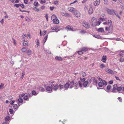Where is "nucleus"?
<instances>
[{"mask_svg":"<svg viewBox=\"0 0 124 124\" xmlns=\"http://www.w3.org/2000/svg\"><path fill=\"white\" fill-rule=\"evenodd\" d=\"M117 85L116 84H115L113 86L112 92L114 93L115 92V90H117Z\"/></svg>","mask_w":124,"mask_h":124,"instance_id":"9d476101","label":"nucleus"},{"mask_svg":"<svg viewBox=\"0 0 124 124\" xmlns=\"http://www.w3.org/2000/svg\"><path fill=\"white\" fill-rule=\"evenodd\" d=\"M108 24L109 26V30L110 31H111L113 29L112 23L111 21L110 20H108Z\"/></svg>","mask_w":124,"mask_h":124,"instance_id":"f03ea898","label":"nucleus"},{"mask_svg":"<svg viewBox=\"0 0 124 124\" xmlns=\"http://www.w3.org/2000/svg\"><path fill=\"white\" fill-rule=\"evenodd\" d=\"M93 36L97 39H100L101 37L100 36L97 35H94Z\"/></svg>","mask_w":124,"mask_h":124,"instance_id":"49530a36","label":"nucleus"},{"mask_svg":"<svg viewBox=\"0 0 124 124\" xmlns=\"http://www.w3.org/2000/svg\"><path fill=\"white\" fill-rule=\"evenodd\" d=\"M105 71L107 73L110 74H113L114 72L112 70L110 69H109L107 68H106L105 69Z\"/></svg>","mask_w":124,"mask_h":124,"instance_id":"423d86ee","label":"nucleus"},{"mask_svg":"<svg viewBox=\"0 0 124 124\" xmlns=\"http://www.w3.org/2000/svg\"><path fill=\"white\" fill-rule=\"evenodd\" d=\"M105 30H106V31H108L109 32H111V31H110V30H109V28H108V27H105Z\"/></svg>","mask_w":124,"mask_h":124,"instance_id":"864d4df0","label":"nucleus"},{"mask_svg":"<svg viewBox=\"0 0 124 124\" xmlns=\"http://www.w3.org/2000/svg\"><path fill=\"white\" fill-rule=\"evenodd\" d=\"M73 14H74V16L75 17H79L81 15L80 12L78 11L77 10H76V11H75V13Z\"/></svg>","mask_w":124,"mask_h":124,"instance_id":"39448f33","label":"nucleus"},{"mask_svg":"<svg viewBox=\"0 0 124 124\" xmlns=\"http://www.w3.org/2000/svg\"><path fill=\"white\" fill-rule=\"evenodd\" d=\"M4 84L3 83L1 84L0 85V89H1L2 87L4 86Z\"/></svg>","mask_w":124,"mask_h":124,"instance_id":"bf43d9fd","label":"nucleus"},{"mask_svg":"<svg viewBox=\"0 0 124 124\" xmlns=\"http://www.w3.org/2000/svg\"><path fill=\"white\" fill-rule=\"evenodd\" d=\"M17 101L19 103H22L23 102V100L22 98H20L18 99Z\"/></svg>","mask_w":124,"mask_h":124,"instance_id":"c85d7f7f","label":"nucleus"},{"mask_svg":"<svg viewBox=\"0 0 124 124\" xmlns=\"http://www.w3.org/2000/svg\"><path fill=\"white\" fill-rule=\"evenodd\" d=\"M121 9L122 10H124V4L123 3H122L120 5Z\"/></svg>","mask_w":124,"mask_h":124,"instance_id":"7c9ffc66","label":"nucleus"},{"mask_svg":"<svg viewBox=\"0 0 124 124\" xmlns=\"http://www.w3.org/2000/svg\"><path fill=\"white\" fill-rule=\"evenodd\" d=\"M74 84V87H75V89H78V87H77V86L78 85V82L77 81H75Z\"/></svg>","mask_w":124,"mask_h":124,"instance_id":"a211bd4d","label":"nucleus"},{"mask_svg":"<svg viewBox=\"0 0 124 124\" xmlns=\"http://www.w3.org/2000/svg\"><path fill=\"white\" fill-rule=\"evenodd\" d=\"M64 88L66 89V90H67L68 88H69V84L68 83H66L64 85Z\"/></svg>","mask_w":124,"mask_h":124,"instance_id":"f3484780","label":"nucleus"},{"mask_svg":"<svg viewBox=\"0 0 124 124\" xmlns=\"http://www.w3.org/2000/svg\"><path fill=\"white\" fill-rule=\"evenodd\" d=\"M113 14H114L119 19H120L121 18L118 15V14L115 11H114V12Z\"/></svg>","mask_w":124,"mask_h":124,"instance_id":"b1692460","label":"nucleus"},{"mask_svg":"<svg viewBox=\"0 0 124 124\" xmlns=\"http://www.w3.org/2000/svg\"><path fill=\"white\" fill-rule=\"evenodd\" d=\"M86 75V74L85 73L83 72L82 73V75L83 77L85 76Z\"/></svg>","mask_w":124,"mask_h":124,"instance_id":"a18cd8bd","label":"nucleus"},{"mask_svg":"<svg viewBox=\"0 0 124 124\" xmlns=\"http://www.w3.org/2000/svg\"><path fill=\"white\" fill-rule=\"evenodd\" d=\"M74 82L73 81H72L69 84V88H71L73 87Z\"/></svg>","mask_w":124,"mask_h":124,"instance_id":"4468645a","label":"nucleus"},{"mask_svg":"<svg viewBox=\"0 0 124 124\" xmlns=\"http://www.w3.org/2000/svg\"><path fill=\"white\" fill-rule=\"evenodd\" d=\"M101 23V22L100 21H98L97 22H96L94 25L97 26L99 25H100Z\"/></svg>","mask_w":124,"mask_h":124,"instance_id":"c9c22d12","label":"nucleus"},{"mask_svg":"<svg viewBox=\"0 0 124 124\" xmlns=\"http://www.w3.org/2000/svg\"><path fill=\"white\" fill-rule=\"evenodd\" d=\"M64 87L63 85H55V91H56L58 88L60 89Z\"/></svg>","mask_w":124,"mask_h":124,"instance_id":"0eeeda50","label":"nucleus"},{"mask_svg":"<svg viewBox=\"0 0 124 124\" xmlns=\"http://www.w3.org/2000/svg\"><path fill=\"white\" fill-rule=\"evenodd\" d=\"M104 3L106 5H108V0H104Z\"/></svg>","mask_w":124,"mask_h":124,"instance_id":"8fccbe9b","label":"nucleus"},{"mask_svg":"<svg viewBox=\"0 0 124 124\" xmlns=\"http://www.w3.org/2000/svg\"><path fill=\"white\" fill-rule=\"evenodd\" d=\"M15 101H10V104L11 105H12L15 102Z\"/></svg>","mask_w":124,"mask_h":124,"instance_id":"e2e57ef3","label":"nucleus"},{"mask_svg":"<svg viewBox=\"0 0 124 124\" xmlns=\"http://www.w3.org/2000/svg\"><path fill=\"white\" fill-rule=\"evenodd\" d=\"M65 29L67 30V31L69 30L72 31L73 29V28L69 25H68L65 28Z\"/></svg>","mask_w":124,"mask_h":124,"instance_id":"ddd939ff","label":"nucleus"},{"mask_svg":"<svg viewBox=\"0 0 124 124\" xmlns=\"http://www.w3.org/2000/svg\"><path fill=\"white\" fill-rule=\"evenodd\" d=\"M82 25L83 26L87 29L89 28L90 27V25H89L88 23L85 21H84L83 22Z\"/></svg>","mask_w":124,"mask_h":124,"instance_id":"20e7f679","label":"nucleus"},{"mask_svg":"<svg viewBox=\"0 0 124 124\" xmlns=\"http://www.w3.org/2000/svg\"><path fill=\"white\" fill-rule=\"evenodd\" d=\"M68 11L73 13H75V11H76V9L73 7H69L68 8Z\"/></svg>","mask_w":124,"mask_h":124,"instance_id":"7ed1b4c3","label":"nucleus"},{"mask_svg":"<svg viewBox=\"0 0 124 124\" xmlns=\"http://www.w3.org/2000/svg\"><path fill=\"white\" fill-rule=\"evenodd\" d=\"M46 33V31H43V35L44 36L45 35Z\"/></svg>","mask_w":124,"mask_h":124,"instance_id":"338daca9","label":"nucleus"},{"mask_svg":"<svg viewBox=\"0 0 124 124\" xmlns=\"http://www.w3.org/2000/svg\"><path fill=\"white\" fill-rule=\"evenodd\" d=\"M24 96L23 97V99L24 100H27L28 98V96L27 95H26L25 96Z\"/></svg>","mask_w":124,"mask_h":124,"instance_id":"09e8293b","label":"nucleus"},{"mask_svg":"<svg viewBox=\"0 0 124 124\" xmlns=\"http://www.w3.org/2000/svg\"><path fill=\"white\" fill-rule=\"evenodd\" d=\"M8 98L9 100H12L13 99V97L12 96H8Z\"/></svg>","mask_w":124,"mask_h":124,"instance_id":"774afa93","label":"nucleus"},{"mask_svg":"<svg viewBox=\"0 0 124 124\" xmlns=\"http://www.w3.org/2000/svg\"><path fill=\"white\" fill-rule=\"evenodd\" d=\"M31 53V51L30 50H28L27 52V54L28 55H30Z\"/></svg>","mask_w":124,"mask_h":124,"instance_id":"79ce46f5","label":"nucleus"},{"mask_svg":"<svg viewBox=\"0 0 124 124\" xmlns=\"http://www.w3.org/2000/svg\"><path fill=\"white\" fill-rule=\"evenodd\" d=\"M122 90V88L121 87H117V90L119 92Z\"/></svg>","mask_w":124,"mask_h":124,"instance_id":"ea45409f","label":"nucleus"},{"mask_svg":"<svg viewBox=\"0 0 124 124\" xmlns=\"http://www.w3.org/2000/svg\"><path fill=\"white\" fill-rule=\"evenodd\" d=\"M58 27L57 26H55V31L57 32L60 30L58 29Z\"/></svg>","mask_w":124,"mask_h":124,"instance_id":"c756f323","label":"nucleus"},{"mask_svg":"<svg viewBox=\"0 0 124 124\" xmlns=\"http://www.w3.org/2000/svg\"><path fill=\"white\" fill-rule=\"evenodd\" d=\"M111 88V85H108L107 87V90L108 91L110 90Z\"/></svg>","mask_w":124,"mask_h":124,"instance_id":"f704fd0d","label":"nucleus"},{"mask_svg":"<svg viewBox=\"0 0 124 124\" xmlns=\"http://www.w3.org/2000/svg\"><path fill=\"white\" fill-rule=\"evenodd\" d=\"M85 32V31L84 30H82L80 31L79 33L81 34H84Z\"/></svg>","mask_w":124,"mask_h":124,"instance_id":"c03bdc74","label":"nucleus"},{"mask_svg":"<svg viewBox=\"0 0 124 124\" xmlns=\"http://www.w3.org/2000/svg\"><path fill=\"white\" fill-rule=\"evenodd\" d=\"M59 21L56 16L55 15V24H58L59 23Z\"/></svg>","mask_w":124,"mask_h":124,"instance_id":"2eb2a0df","label":"nucleus"},{"mask_svg":"<svg viewBox=\"0 0 124 124\" xmlns=\"http://www.w3.org/2000/svg\"><path fill=\"white\" fill-rule=\"evenodd\" d=\"M114 11L115 10H111L108 9L107 10V11L109 14L111 15H112L113 14L114 12Z\"/></svg>","mask_w":124,"mask_h":124,"instance_id":"f8f14e48","label":"nucleus"},{"mask_svg":"<svg viewBox=\"0 0 124 124\" xmlns=\"http://www.w3.org/2000/svg\"><path fill=\"white\" fill-rule=\"evenodd\" d=\"M93 81L96 84L97 83V80L95 78H93Z\"/></svg>","mask_w":124,"mask_h":124,"instance_id":"a19ab883","label":"nucleus"},{"mask_svg":"<svg viewBox=\"0 0 124 124\" xmlns=\"http://www.w3.org/2000/svg\"><path fill=\"white\" fill-rule=\"evenodd\" d=\"M52 88L51 87L47 86L46 88V90L47 91H51L52 90Z\"/></svg>","mask_w":124,"mask_h":124,"instance_id":"aec40b11","label":"nucleus"},{"mask_svg":"<svg viewBox=\"0 0 124 124\" xmlns=\"http://www.w3.org/2000/svg\"><path fill=\"white\" fill-rule=\"evenodd\" d=\"M55 59L56 60L59 61H62V58L58 56L56 57H55Z\"/></svg>","mask_w":124,"mask_h":124,"instance_id":"4be33fe9","label":"nucleus"},{"mask_svg":"<svg viewBox=\"0 0 124 124\" xmlns=\"http://www.w3.org/2000/svg\"><path fill=\"white\" fill-rule=\"evenodd\" d=\"M88 6L87 4H85L84 7V8L85 11H86L88 9Z\"/></svg>","mask_w":124,"mask_h":124,"instance_id":"412c9836","label":"nucleus"},{"mask_svg":"<svg viewBox=\"0 0 124 124\" xmlns=\"http://www.w3.org/2000/svg\"><path fill=\"white\" fill-rule=\"evenodd\" d=\"M100 3V0H97L95 1H94L93 2V5L95 6H98Z\"/></svg>","mask_w":124,"mask_h":124,"instance_id":"6e6552de","label":"nucleus"},{"mask_svg":"<svg viewBox=\"0 0 124 124\" xmlns=\"http://www.w3.org/2000/svg\"><path fill=\"white\" fill-rule=\"evenodd\" d=\"M20 4H15L14 5V6L15 7H16L17 8H18L20 6Z\"/></svg>","mask_w":124,"mask_h":124,"instance_id":"5fc2aeb1","label":"nucleus"},{"mask_svg":"<svg viewBox=\"0 0 124 124\" xmlns=\"http://www.w3.org/2000/svg\"><path fill=\"white\" fill-rule=\"evenodd\" d=\"M32 20V18L26 17V20L28 21H30Z\"/></svg>","mask_w":124,"mask_h":124,"instance_id":"473e14b6","label":"nucleus"},{"mask_svg":"<svg viewBox=\"0 0 124 124\" xmlns=\"http://www.w3.org/2000/svg\"><path fill=\"white\" fill-rule=\"evenodd\" d=\"M25 93H24L21 94L19 95V97L20 98L22 97H23V96H24L25 95Z\"/></svg>","mask_w":124,"mask_h":124,"instance_id":"37998d69","label":"nucleus"},{"mask_svg":"<svg viewBox=\"0 0 124 124\" xmlns=\"http://www.w3.org/2000/svg\"><path fill=\"white\" fill-rule=\"evenodd\" d=\"M61 15L63 16H65L66 13H65L63 12H61Z\"/></svg>","mask_w":124,"mask_h":124,"instance_id":"680f3d73","label":"nucleus"},{"mask_svg":"<svg viewBox=\"0 0 124 124\" xmlns=\"http://www.w3.org/2000/svg\"><path fill=\"white\" fill-rule=\"evenodd\" d=\"M55 5H56V7L55 6V8H57L58 7V2L57 1H55Z\"/></svg>","mask_w":124,"mask_h":124,"instance_id":"a878e982","label":"nucleus"},{"mask_svg":"<svg viewBox=\"0 0 124 124\" xmlns=\"http://www.w3.org/2000/svg\"><path fill=\"white\" fill-rule=\"evenodd\" d=\"M51 19L52 20V21L54 23V15H53L51 17Z\"/></svg>","mask_w":124,"mask_h":124,"instance_id":"e433bc0d","label":"nucleus"},{"mask_svg":"<svg viewBox=\"0 0 124 124\" xmlns=\"http://www.w3.org/2000/svg\"><path fill=\"white\" fill-rule=\"evenodd\" d=\"M99 86L100 87H102L103 85L102 84V83L101 82H99L98 83Z\"/></svg>","mask_w":124,"mask_h":124,"instance_id":"72a5a7b5","label":"nucleus"},{"mask_svg":"<svg viewBox=\"0 0 124 124\" xmlns=\"http://www.w3.org/2000/svg\"><path fill=\"white\" fill-rule=\"evenodd\" d=\"M39 89L40 91H41L42 92H44L45 91V89L41 87H39Z\"/></svg>","mask_w":124,"mask_h":124,"instance_id":"bb28decb","label":"nucleus"},{"mask_svg":"<svg viewBox=\"0 0 124 124\" xmlns=\"http://www.w3.org/2000/svg\"><path fill=\"white\" fill-rule=\"evenodd\" d=\"M103 85H106L107 84V83L104 80H102L101 81Z\"/></svg>","mask_w":124,"mask_h":124,"instance_id":"cd10ccee","label":"nucleus"},{"mask_svg":"<svg viewBox=\"0 0 124 124\" xmlns=\"http://www.w3.org/2000/svg\"><path fill=\"white\" fill-rule=\"evenodd\" d=\"M97 31L98 32H101L104 31V29L102 28H99L97 30Z\"/></svg>","mask_w":124,"mask_h":124,"instance_id":"5701e85b","label":"nucleus"},{"mask_svg":"<svg viewBox=\"0 0 124 124\" xmlns=\"http://www.w3.org/2000/svg\"><path fill=\"white\" fill-rule=\"evenodd\" d=\"M71 15L69 13H66L65 16L70 17Z\"/></svg>","mask_w":124,"mask_h":124,"instance_id":"6e6d98bb","label":"nucleus"},{"mask_svg":"<svg viewBox=\"0 0 124 124\" xmlns=\"http://www.w3.org/2000/svg\"><path fill=\"white\" fill-rule=\"evenodd\" d=\"M93 7L92 6H91L90 7V8L88 10V13L89 15H91L93 13Z\"/></svg>","mask_w":124,"mask_h":124,"instance_id":"1a4fd4ad","label":"nucleus"},{"mask_svg":"<svg viewBox=\"0 0 124 124\" xmlns=\"http://www.w3.org/2000/svg\"><path fill=\"white\" fill-rule=\"evenodd\" d=\"M80 49L82 51L85 52L88 50V48L86 47H83L81 48Z\"/></svg>","mask_w":124,"mask_h":124,"instance_id":"dca6fc26","label":"nucleus"},{"mask_svg":"<svg viewBox=\"0 0 124 124\" xmlns=\"http://www.w3.org/2000/svg\"><path fill=\"white\" fill-rule=\"evenodd\" d=\"M13 107L14 109H17V105L16 104H13Z\"/></svg>","mask_w":124,"mask_h":124,"instance_id":"393cba45","label":"nucleus"},{"mask_svg":"<svg viewBox=\"0 0 124 124\" xmlns=\"http://www.w3.org/2000/svg\"><path fill=\"white\" fill-rule=\"evenodd\" d=\"M107 57L106 56L103 55L102 59V61L103 62H105L106 60Z\"/></svg>","mask_w":124,"mask_h":124,"instance_id":"6ab92c4d","label":"nucleus"},{"mask_svg":"<svg viewBox=\"0 0 124 124\" xmlns=\"http://www.w3.org/2000/svg\"><path fill=\"white\" fill-rule=\"evenodd\" d=\"M92 24L93 26H94L96 21V19L95 17H93L92 19Z\"/></svg>","mask_w":124,"mask_h":124,"instance_id":"9b49d317","label":"nucleus"},{"mask_svg":"<svg viewBox=\"0 0 124 124\" xmlns=\"http://www.w3.org/2000/svg\"><path fill=\"white\" fill-rule=\"evenodd\" d=\"M48 35L45 36L44 39L43 41L44 43H45L46 40L47 39V38Z\"/></svg>","mask_w":124,"mask_h":124,"instance_id":"4c0bfd02","label":"nucleus"},{"mask_svg":"<svg viewBox=\"0 0 124 124\" xmlns=\"http://www.w3.org/2000/svg\"><path fill=\"white\" fill-rule=\"evenodd\" d=\"M105 67V66L104 64H102L101 65L100 67L101 68H103L104 67Z\"/></svg>","mask_w":124,"mask_h":124,"instance_id":"4d7b16f0","label":"nucleus"},{"mask_svg":"<svg viewBox=\"0 0 124 124\" xmlns=\"http://www.w3.org/2000/svg\"><path fill=\"white\" fill-rule=\"evenodd\" d=\"M27 49L25 48H23L21 49V51L23 52H25L26 51Z\"/></svg>","mask_w":124,"mask_h":124,"instance_id":"58836bf2","label":"nucleus"},{"mask_svg":"<svg viewBox=\"0 0 124 124\" xmlns=\"http://www.w3.org/2000/svg\"><path fill=\"white\" fill-rule=\"evenodd\" d=\"M82 52L83 51H82V50L81 51H78V53L80 55L82 54L83 53Z\"/></svg>","mask_w":124,"mask_h":124,"instance_id":"13d9d810","label":"nucleus"},{"mask_svg":"<svg viewBox=\"0 0 124 124\" xmlns=\"http://www.w3.org/2000/svg\"><path fill=\"white\" fill-rule=\"evenodd\" d=\"M9 112L11 114L13 113V110L12 109H9Z\"/></svg>","mask_w":124,"mask_h":124,"instance_id":"de8ad7c7","label":"nucleus"},{"mask_svg":"<svg viewBox=\"0 0 124 124\" xmlns=\"http://www.w3.org/2000/svg\"><path fill=\"white\" fill-rule=\"evenodd\" d=\"M80 80L78 82V84L79 87H81L82 85L83 86L85 87L88 86L92 82V80L90 78H88L86 81H85V78H80Z\"/></svg>","mask_w":124,"mask_h":124,"instance_id":"f257e3e1","label":"nucleus"},{"mask_svg":"<svg viewBox=\"0 0 124 124\" xmlns=\"http://www.w3.org/2000/svg\"><path fill=\"white\" fill-rule=\"evenodd\" d=\"M118 100L120 101V102H122V100L121 99V98L120 97H118Z\"/></svg>","mask_w":124,"mask_h":124,"instance_id":"69168bd1","label":"nucleus"},{"mask_svg":"<svg viewBox=\"0 0 124 124\" xmlns=\"http://www.w3.org/2000/svg\"><path fill=\"white\" fill-rule=\"evenodd\" d=\"M32 93L33 95H36L37 94L36 93V92L35 91H33L32 92Z\"/></svg>","mask_w":124,"mask_h":124,"instance_id":"3c124183","label":"nucleus"},{"mask_svg":"<svg viewBox=\"0 0 124 124\" xmlns=\"http://www.w3.org/2000/svg\"><path fill=\"white\" fill-rule=\"evenodd\" d=\"M28 44L27 42L26 41H25L23 43V45L24 46Z\"/></svg>","mask_w":124,"mask_h":124,"instance_id":"0e129e2a","label":"nucleus"},{"mask_svg":"<svg viewBox=\"0 0 124 124\" xmlns=\"http://www.w3.org/2000/svg\"><path fill=\"white\" fill-rule=\"evenodd\" d=\"M34 5L36 6H38V2L37 0H36L35 1L34 3Z\"/></svg>","mask_w":124,"mask_h":124,"instance_id":"2f4dec72","label":"nucleus"},{"mask_svg":"<svg viewBox=\"0 0 124 124\" xmlns=\"http://www.w3.org/2000/svg\"><path fill=\"white\" fill-rule=\"evenodd\" d=\"M9 117H6L5 118V120L6 121H8L9 120Z\"/></svg>","mask_w":124,"mask_h":124,"instance_id":"052dcab7","label":"nucleus"},{"mask_svg":"<svg viewBox=\"0 0 124 124\" xmlns=\"http://www.w3.org/2000/svg\"><path fill=\"white\" fill-rule=\"evenodd\" d=\"M119 61L120 62H124V58H122L119 59Z\"/></svg>","mask_w":124,"mask_h":124,"instance_id":"603ef678","label":"nucleus"}]
</instances>
